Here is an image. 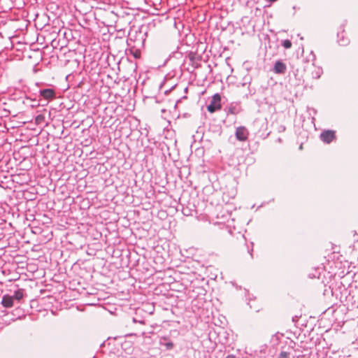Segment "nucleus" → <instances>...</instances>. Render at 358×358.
I'll use <instances>...</instances> for the list:
<instances>
[{"mask_svg":"<svg viewBox=\"0 0 358 358\" xmlns=\"http://www.w3.org/2000/svg\"><path fill=\"white\" fill-rule=\"evenodd\" d=\"M39 96L41 97L40 101L41 102H45L42 103L43 106H45L47 104V103L56 97V91L54 87H44L41 88L38 91Z\"/></svg>","mask_w":358,"mask_h":358,"instance_id":"f257e3e1","label":"nucleus"},{"mask_svg":"<svg viewBox=\"0 0 358 358\" xmlns=\"http://www.w3.org/2000/svg\"><path fill=\"white\" fill-rule=\"evenodd\" d=\"M222 96L219 93L215 94L210 100V103L207 106V110L209 113H213L221 108Z\"/></svg>","mask_w":358,"mask_h":358,"instance_id":"f03ea898","label":"nucleus"},{"mask_svg":"<svg viewBox=\"0 0 358 358\" xmlns=\"http://www.w3.org/2000/svg\"><path fill=\"white\" fill-rule=\"evenodd\" d=\"M320 138L323 143L330 144L336 140V132L333 129H325L320 133Z\"/></svg>","mask_w":358,"mask_h":358,"instance_id":"7ed1b4c3","label":"nucleus"},{"mask_svg":"<svg viewBox=\"0 0 358 358\" xmlns=\"http://www.w3.org/2000/svg\"><path fill=\"white\" fill-rule=\"evenodd\" d=\"M236 138L239 141H245L249 136V131L245 127H238L235 132Z\"/></svg>","mask_w":358,"mask_h":358,"instance_id":"20e7f679","label":"nucleus"},{"mask_svg":"<svg viewBox=\"0 0 358 358\" xmlns=\"http://www.w3.org/2000/svg\"><path fill=\"white\" fill-rule=\"evenodd\" d=\"M343 27L344 24H342L340 27L342 30L337 33V43L341 46H347L350 43V39L345 36Z\"/></svg>","mask_w":358,"mask_h":358,"instance_id":"39448f33","label":"nucleus"},{"mask_svg":"<svg viewBox=\"0 0 358 358\" xmlns=\"http://www.w3.org/2000/svg\"><path fill=\"white\" fill-rule=\"evenodd\" d=\"M287 70V66L282 59H278L275 62L272 71L275 74L283 75L285 73Z\"/></svg>","mask_w":358,"mask_h":358,"instance_id":"423d86ee","label":"nucleus"},{"mask_svg":"<svg viewBox=\"0 0 358 358\" xmlns=\"http://www.w3.org/2000/svg\"><path fill=\"white\" fill-rule=\"evenodd\" d=\"M159 345L165 350H172L174 347L173 341L168 337H162L159 340Z\"/></svg>","mask_w":358,"mask_h":358,"instance_id":"0eeeda50","label":"nucleus"},{"mask_svg":"<svg viewBox=\"0 0 358 358\" xmlns=\"http://www.w3.org/2000/svg\"><path fill=\"white\" fill-rule=\"evenodd\" d=\"M14 300L10 294H4L1 299V304L3 307L10 308L14 306Z\"/></svg>","mask_w":358,"mask_h":358,"instance_id":"6e6552de","label":"nucleus"},{"mask_svg":"<svg viewBox=\"0 0 358 358\" xmlns=\"http://www.w3.org/2000/svg\"><path fill=\"white\" fill-rule=\"evenodd\" d=\"M224 110L227 115H236L240 111V107L237 103H231L224 108Z\"/></svg>","mask_w":358,"mask_h":358,"instance_id":"1a4fd4ad","label":"nucleus"},{"mask_svg":"<svg viewBox=\"0 0 358 358\" xmlns=\"http://www.w3.org/2000/svg\"><path fill=\"white\" fill-rule=\"evenodd\" d=\"M24 296V292L22 289H17L15 290L11 296H13V300H16L17 301H21Z\"/></svg>","mask_w":358,"mask_h":358,"instance_id":"9d476101","label":"nucleus"},{"mask_svg":"<svg viewBox=\"0 0 358 358\" xmlns=\"http://www.w3.org/2000/svg\"><path fill=\"white\" fill-rule=\"evenodd\" d=\"M47 10L52 13L57 15L60 10L59 6L55 3H50L47 6Z\"/></svg>","mask_w":358,"mask_h":358,"instance_id":"9b49d317","label":"nucleus"},{"mask_svg":"<svg viewBox=\"0 0 358 358\" xmlns=\"http://www.w3.org/2000/svg\"><path fill=\"white\" fill-rule=\"evenodd\" d=\"M227 335H228V334L224 329H222L221 331L218 332V337L220 338V341H219L220 342L227 343L228 342V338H227Z\"/></svg>","mask_w":358,"mask_h":358,"instance_id":"f8f14e48","label":"nucleus"},{"mask_svg":"<svg viewBox=\"0 0 358 358\" xmlns=\"http://www.w3.org/2000/svg\"><path fill=\"white\" fill-rule=\"evenodd\" d=\"M322 73V69L318 67L316 70H315L313 73V78L315 79H318L320 78L321 75Z\"/></svg>","mask_w":358,"mask_h":358,"instance_id":"ddd939ff","label":"nucleus"},{"mask_svg":"<svg viewBox=\"0 0 358 358\" xmlns=\"http://www.w3.org/2000/svg\"><path fill=\"white\" fill-rule=\"evenodd\" d=\"M282 46L285 49H289L292 47V41L289 39L282 40L281 41Z\"/></svg>","mask_w":358,"mask_h":358,"instance_id":"4468645a","label":"nucleus"},{"mask_svg":"<svg viewBox=\"0 0 358 358\" xmlns=\"http://www.w3.org/2000/svg\"><path fill=\"white\" fill-rule=\"evenodd\" d=\"M290 354L287 352L282 351L278 357L279 358H289Z\"/></svg>","mask_w":358,"mask_h":358,"instance_id":"2eb2a0df","label":"nucleus"},{"mask_svg":"<svg viewBox=\"0 0 358 358\" xmlns=\"http://www.w3.org/2000/svg\"><path fill=\"white\" fill-rule=\"evenodd\" d=\"M212 131L213 132L217 133L219 135H220L222 133V128L220 126H215Z\"/></svg>","mask_w":358,"mask_h":358,"instance_id":"dca6fc26","label":"nucleus"},{"mask_svg":"<svg viewBox=\"0 0 358 358\" xmlns=\"http://www.w3.org/2000/svg\"><path fill=\"white\" fill-rule=\"evenodd\" d=\"M244 83H242V86L245 87L247 84H250L251 81V78L248 76H245L243 78Z\"/></svg>","mask_w":358,"mask_h":358,"instance_id":"f3484780","label":"nucleus"},{"mask_svg":"<svg viewBox=\"0 0 358 358\" xmlns=\"http://www.w3.org/2000/svg\"><path fill=\"white\" fill-rule=\"evenodd\" d=\"M285 129H286V127L284 125L281 124L278 127V131L280 133L284 132L285 131Z\"/></svg>","mask_w":358,"mask_h":358,"instance_id":"a211bd4d","label":"nucleus"},{"mask_svg":"<svg viewBox=\"0 0 358 358\" xmlns=\"http://www.w3.org/2000/svg\"><path fill=\"white\" fill-rule=\"evenodd\" d=\"M189 60H190L191 62H194V61L195 60V59H196V55H195V54H194V53H193V52H190V53L189 54Z\"/></svg>","mask_w":358,"mask_h":358,"instance_id":"6ab92c4d","label":"nucleus"},{"mask_svg":"<svg viewBox=\"0 0 358 358\" xmlns=\"http://www.w3.org/2000/svg\"><path fill=\"white\" fill-rule=\"evenodd\" d=\"M187 99V96H182L181 99H178V100L176 101V104H175V106H174V107H175V108H177L178 104L179 103H180V102H181L182 99Z\"/></svg>","mask_w":358,"mask_h":358,"instance_id":"aec40b11","label":"nucleus"},{"mask_svg":"<svg viewBox=\"0 0 358 358\" xmlns=\"http://www.w3.org/2000/svg\"><path fill=\"white\" fill-rule=\"evenodd\" d=\"M298 320H299V317L296 315L292 317V321L294 322H296L298 321Z\"/></svg>","mask_w":358,"mask_h":358,"instance_id":"412c9836","label":"nucleus"},{"mask_svg":"<svg viewBox=\"0 0 358 358\" xmlns=\"http://www.w3.org/2000/svg\"><path fill=\"white\" fill-rule=\"evenodd\" d=\"M226 358H236V356L233 355H229L226 357Z\"/></svg>","mask_w":358,"mask_h":358,"instance_id":"4be33fe9","label":"nucleus"},{"mask_svg":"<svg viewBox=\"0 0 358 358\" xmlns=\"http://www.w3.org/2000/svg\"><path fill=\"white\" fill-rule=\"evenodd\" d=\"M311 55H313V60H315V59H316V56H315V55L313 53V51L311 52Z\"/></svg>","mask_w":358,"mask_h":358,"instance_id":"5701e85b","label":"nucleus"},{"mask_svg":"<svg viewBox=\"0 0 358 358\" xmlns=\"http://www.w3.org/2000/svg\"><path fill=\"white\" fill-rule=\"evenodd\" d=\"M176 86V85H173V86L171 87L170 90H171L172 89H173Z\"/></svg>","mask_w":358,"mask_h":358,"instance_id":"b1692460","label":"nucleus"},{"mask_svg":"<svg viewBox=\"0 0 358 358\" xmlns=\"http://www.w3.org/2000/svg\"><path fill=\"white\" fill-rule=\"evenodd\" d=\"M187 90H188V88H187V87H185V92H187Z\"/></svg>","mask_w":358,"mask_h":358,"instance_id":"393cba45","label":"nucleus"},{"mask_svg":"<svg viewBox=\"0 0 358 358\" xmlns=\"http://www.w3.org/2000/svg\"><path fill=\"white\" fill-rule=\"evenodd\" d=\"M248 91H249V94H252L251 90H250L249 88H248Z\"/></svg>","mask_w":358,"mask_h":358,"instance_id":"a878e982","label":"nucleus"},{"mask_svg":"<svg viewBox=\"0 0 358 358\" xmlns=\"http://www.w3.org/2000/svg\"><path fill=\"white\" fill-rule=\"evenodd\" d=\"M293 9H294V10H296V6H293Z\"/></svg>","mask_w":358,"mask_h":358,"instance_id":"bb28decb","label":"nucleus"},{"mask_svg":"<svg viewBox=\"0 0 358 358\" xmlns=\"http://www.w3.org/2000/svg\"><path fill=\"white\" fill-rule=\"evenodd\" d=\"M278 142H281V141H282L281 138H279L278 139Z\"/></svg>","mask_w":358,"mask_h":358,"instance_id":"cd10ccee","label":"nucleus"},{"mask_svg":"<svg viewBox=\"0 0 358 358\" xmlns=\"http://www.w3.org/2000/svg\"><path fill=\"white\" fill-rule=\"evenodd\" d=\"M251 251H252V250ZM249 252L250 253V256L252 257V252H250V251H249Z\"/></svg>","mask_w":358,"mask_h":358,"instance_id":"c85d7f7f","label":"nucleus"},{"mask_svg":"<svg viewBox=\"0 0 358 358\" xmlns=\"http://www.w3.org/2000/svg\"><path fill=\"white\" fill-rule=\"evenodd\" d=\"M133 320H134V322H136V318H134V319H133Z\"/></svg>","mask_w":358,"mask_h":358,"instance_id":"c756f323","label":"nucleus"},{"mask_svg":"<svg viewBox=\"0 0 358 358\" xmlns=\"http://www.w3.org/2000/svg\"><path fill=\"white\" fill-rule=\"evenodd\" d=\"M299 148H300V149H302V145H301L299 146Z\"/></svg>","mask_w":358,"mask_h":358,"instance_id":"7c9ffc66","label":"nucleus"}]
</instances>
